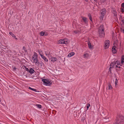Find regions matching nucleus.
I'll use <instances>...</instances> for the list:
<instances>
[{"mask_svg": "<svg viewBox=\"0 0 124 124\" xmlns=\"http://www.w3.org/2000/svg\"><path fill=\"white\" fill-rule=\"evenodd\" d=\"M118 118H117V119L116 120V122L114 124H124L123 117V116H120L119 117V119H118Z\"/></svg>", "mask_w": 124, "mask_h": 124, "instance_id": "obj_1", "label": "nucleus"}, {"mask_svg": "<svg viewBox=\"0 0 124 124\" xmlns=\"http://www.w3.org/2000/svg\"><path fill=\"white\" fill-rule=\"evenodd\" d=\"M42 81L43 83L44 84L46 85L49 86L52 84L51 81L47 79H42Z\"/></svg>", "mask_w": 124, "mask_h": 124, "instance_id": "obj_2", "label": "nucleus"}, {"mask_svg": "<svg viewBox=\"0 0 124 124\" xmlns=\"http://www.w3.org/2000/svg\"><path fill=\"white\" fill-rule=\"evenodd\" d=\"M36 52H34L32 57L33 62L35 63H37L39 62L37 58L38 56Z\"/></svg>", "mask_w": 124, "mask_h": 124, "instance_id": "obj_3", "label": "nucleus"}, {"mask_svg": "<svg viewBox=\"0 0 124 124\" xmlns=\"http://www.w3.org/2000/svg\"><path fill=\"white\" fill-rule=\"evenodd\" d=\"M110 42L109 40H106L105 42L104 47L105 49L108 48L110 44Z\"/></svg>", "mask_w": 124, "mask_h": 124, "instance_id": "obj_4", "label": "nucleus"}, {"mask_svg": "<svg viewBox=\"0 0 124 124\" xmlns=\"http://www.w3.org/2000/svg\"><path fill=\"white\" fill-rule=\"evenodd\" d=\"M102 12L101 13V17L102 18L104 17V15L105 14L106 12V10L105 8H103L101 10Z\"/></svg>", "mask_w": 124, "mask_h": 124, "instance_id": "obj_5", "label": "nucleus"}, {"mask_svg": "<svg viewBox=\"0 0 124 124\" xmlns=\"http://www.w3.org/2000/svg\"><path fill=\"white\" fill-rule=\"evenodd\" d=\"M101 32L100 31H98L99 34V37L101 38L104 37L105 36V33L104 32V31H101Z\"/></svg>", "mask_w": 124, "mask_h": 124, "instance_id": "obj_6", "label": "nucleus"}, {"mask_svg": "<svg viewBox=\"0 0 124 124\" xmlns=\"http://www.w3.org/2000/svg\"><path fill=\"white\" fill-rule=\"evenodd\" d=\"M40 56L46 62H47L48 61V60L47 58L46 57L44 56L43 55L40 54Z\"/></svg>", "mask_w": 124, "mask_h": 124, "instance_id": "obj_7", "label": "nucleus"}, {"mask_svg": "<svg viewBox=\"0 0 124 124\" xmlns=\"http://www.w3.org/2000/svg\"><path fill=\"white\" fill-rule=\"evenodd\" d=\"M104 30L103 25H100L99 27L98 31H100L101 32V31H104Z\"/></svg>", "mask_w": 124, "mask_h": 124, "instance_id": "obj_8", "label": "nucleus"}, {"mask_svg": "<svg viewBox=\"0 0 124 124\" xmlns=\"http://www.w3.org/2000/svg\"><path fill=\"white\" fill-rule=\"evenodd\" d=\"M28 71V72L31 74L34 73L35 72V71L32 68H30Z\"/></svg>", "mask_w": 124, "mask_h": 124, "instance_id": "obj_9", "label": "nucleus"}, {"mask_svg": "<svg viewBox=\"0 0 124 124\" xmlns=\"http://www.w3.org/2000/svg\"><path fill=\"white\" fill-rule=\"evenodd\" d=\"M9 34L11 35L13 37L15 38L16 40H17V38H16V36L14 35L12 32H10L9 33Z\"/></svg>", "mask_w": 124, "mask_h": 124, "instance_id": "obj_10", "label": "nucleus"}, {"mask_svg": "<svg viewBox=\"0 0 124 124\" xmlns=\"http://www.w3.org/2000/svg\"><path fill=\"white\" fill-rule=\"evenodd\" d=\"M82 19L85 23H87V19L86 17H83Z\"/></svg>", "mask_w": 124, "mask_h": 124, "instance_id": "obj_11", "label": "nucleus"}, {"mask_svg": "<svg viewBox=\"0 0 124 124\" xmlns=\"http://www.w3.org/2000/svg\"><path fill=\"white\" fill-rule=\"evenodd\" d=\"M75 54V53L74 52H71L69 53L67 55V57H70L74 55Z\"/></svg>", "mask_w": 124, "mask_h": 124, "instance_id": "obj_12", "label": "nucleus"}, {"mask_svg": "<svg viewBox=\"0 0 124 124\" xmlns=\"http://www.w3.org/2000/svg\"><path fill=\"white\" fill-rule=\"evenodd\" d=\"M88 47L90 49H91L92 48L91 44L90 41H88Z\"/></svg>", "mask_w": 124, "mask_h": 124, "instance_id": "obj_13", "label": "nucleus"}, {"mask_svg": "<svg viewBox=\"0 0 124 124\" xmlns=\"http://www.w3.org/2000/svg\"><path fill=\"white\" fill-rule=\"evenodd\" d=\"M51 59V61H52L53 62L57 61V59L56 58L54 57L52 58Z\"/></svg>", "mask_w": 124, "mask_h": 124, "instance_id": "obj_14", "label": "nucleus"}, {"mask_svg": "<svg viewBox=\"0 0 124 124\" xmlns=\"http://www.w3.org/2000/svg\"><path fill=\"white\" fill-rule=\"evenodd\" d=\"M112 52L114 54H115L116 53V50L115 49V47H113L112 48Z\"/></svg>", "mask_w": 124, "mask_h": 124, "instance_id": "obj_15", "label": "nucleus"}, {"mask_svg": "<svg viewBox=\"0 0 124 124\" xmlns=\"http://www.w3.org/2000/svg\"><path fill=\"white\" fill-rule=\"evenodd\" d=\"M37 63L38 64V66L40 67H42V64H43L42 62H39Z\"/></svg>", "mask_w": 124, "mask_h": 124, "instance_id": "obj_16", "label": "nucleus"}, {"mask_svg": "<svg viewBox=\"0 0 124 124\" xmlns=\"http://www.w3.org/2000/svg\"><path fill=\"white\" fill-rule=\"evenodd\" d=\"M99 111L100 112V115L102 113H103V112H104L102 108H99Z\"/></svg>", "mask_w": 124, "mask_h": 124, "instance_id": "obj_17", "label": "nucleus"}, {"mask_svg": "<svg viewBox=\"0 0 124 124\" xmlns=\"http://www.w3.org/2000/svg\"><path fill=\"white\" fill-rule=\"evenodd\" d=\"M59 43L61 44H66L65 43V41L64 40L60 39L59 40Z\"/></svg>", "mask_w": 124, "mask_h": 124, "instance_id": "obj_18", "label": "nucleus"}, {"mask_svg": "<svg viewBox=\"0 0 124 124\" xmlns=\"http://www.w3.org/2000/svg\"><path fill=\"white\" fill-rule=\"evenodd\" d=\"M112 64H110V67L109 68V71H110V73H111V69L113 68V66H114V64H113V66H112Z\"/></svg>", "mask_w": 124, "mask_h": 124, "instance_id": "obj_19", "label": "nucleus"}, {"mask_svg": "<svg viewBox=\"0 0 124 124\" xmlns=\"http://www.w3.org/2000/svg\"><path fill=\"white\" fill-rule=\"evenodd\" d=\"M121 61L122 63L124 62V55H123L121 57Z\"/></svg>", "mask_w": 124, "mask_h": 124, "instance_id": "obj_20", "label": "nucleus"}, {"mask_svg": "<svg viewBox=\"0 0 124 124\" xmlns=\"http://www.w3.org/2000/svg\"><path fill=\"white\" fill-rule=\"evenodd\" d=\"M108 88L109 89H111L112 88V87L110 83H109L108 84Z\"/></svg>", "mask_w": 124, "mask_h": 124, "instance_id": "obj_21", "label": "nucleus"}, {"mask_svg": "<svg viewBox=\"0 0 124 124\" xmlns=\"http://www.w3.org/2000/svg\"><path fill=\"white\" fill-rule=\"evenodd\" d=\"M112 12L113 14L116 12V9L113 8H112Z\"/></svg>", "mask_w": 124, "mask_h": 124, "instance_id": "obj_22", "label": "nucleus"}, {"mask_svg": "<svg viewBox=\"0 0 124 124\" xmlns=\"http://www.w3.org/2000/svg\"><path fill=\"white\" fill-rule=\"evenodd\" d=\"M83 55L86 58H88V53L84 54Z\"/></svg>", "mask_w": 124, "mask_h": 124, "instance_id": "obj_23", "label": "nucleus"}, {"mask_svg": "<svg viewBox=\"0 0 124 124\" xmlns=\"http://www.w3.org/2000/svg\"><path fill=\"white\" fill-rule=\"evenodd\" d=\"M118 62L117 61H116V62H114L113 63H111L110 64H112V66H113V64H114V66H114V65H115V66H116L115 65L117 63V62Z\"/></svg>", "mask_w": 124, "mask_h": 124, "instance_id": "obj_24", "label": "nucleus"}, {"mask_svg": "<svg viewBox=\"0 0 124 124\" xmlns=\"http://www.w3.org/2000/svg\"><path fill=\"white\" fill-rule=\"evenodd\" d=\"M36 106L38 108H42V106L40 104H37L36 105Z\"/></svg>", "mask_w": 124, "mask_h": 124, "instance_id": "obj_25", "label": "nucleus"}, {"mask_svg": "<svg viewBox=\"0 0 124 124\" xmlns=\"http://www.w3.org/2000/svg\"><path fill=\"white\" fill-rule=\"evenodd\" d=\"M44 32H43V31H42L40 32V34L41 36H43L44 35Z\"/></svg>", "mask_w": 124, "mask_h": 124, "instance_id": "obj_26", "label": "nucleus"}, {"mask_svg": "<svg viewBox=\"0 0 124 124\" xmlns=\"http://www.w3.org/2000/svg\"><path fill=\"white\" fill-rule=\"evenodd\" d=\"M90 104H87V105L86 106L87 108V109L86 110V111L87 110H88L89 108V107L90 106Z\"/></svg>", "mask_w": 124, "mask_h": 124, "instance_id": "obj_27", "label": "nucleus"}, {"mask_svg": "<svg viewBox=\"0 0 124 124\" xmlns=\"http://www.w3.org/2000/svg\"><path fill=\"white\" fill-rule=\"evenodd\" d=\"M25 68V69L26 71H27V72H28V71L29 70L26 67H24Z\"/></svg>", "mask_w": 124, "mask_h": 124, "instance_id": "obj_28", "label": "nucleus"}, {"mask_svg": "<svg viewBox=\"0 0 124 124\" xmlns=\"http://www.w3.org/2000/svg\"><path fill=\"white\" fill-rule=\"evenodd\" d=\"M116 68H118L119 69H122V68H121L119 66H118L117 65H116Z\"/></svg>", "mask_w": 124, "mask_h": 124, "instance_id": "obj_29", "label": "nucleus"}, {"mask_svg": "<svg viewBox=\"0 0 124 124\" xmlns=\"http://www.w3.org/2000/svg\"><path fill=\"white\" fill-rule=\"evenodd\" d=\"M13 13V12L12 10H10L9 12V14L10 15L12 14Z\"/></svg>", "mask_w": 124, "mask_h": 124, "instance_id": "obj_30", "label": "nucleus"}, {"mask_svg": "<svg viewBox=\"0 0 124 124\" xmlns=\"http://www.w3.org/2000/svg\"><path fill=\"white\" fill-rule=\"evenodd\" d=\"M23 50H24L25 52H26L27 51L26 50H25V47L24 46H23Z\"/></svg>", "mask_w": 124, "mask_h": 124, "instance_id": "obj_31", "label": "nucleus"}, {"mask_svg": "<svg viewBox=\"0 0 124 124\" xmlns=\"http://www.w3.org/2000/svg\"><path fill=\"white\" fill-rule=\"evenodd\" d=\"M105 114V113L104 112H103V113H102L101 114V115L102 116H104Z\"/></svg>", "mask_w": 124, "mask_h": 124, "instance_id": "obj_32", "label": "nucleus"}, {"mask_svg": "<svg viewBox=\"0 0 124 124\" xmlns=\"http://www.w3.org/2000/svg\"><path fill=\"white\" fill-rule=\"evenodd\" d=\"M44 36H46L48 35V34L47 32H44Z\"/></svg>", "mask_w": 124, "mask_h": 124, "instance_id": "obj_33", "label": "nucleus"}, {"mask_svg": "<svg viewBox=\"0 0 124 124\" xmlns=\"http://www.w3.org/2000/svg\"><path fill=\"white\" fill-rule=\"evenodd\" d=\"M113 14H114V16H117V14L116 12L115 13H113Z\"/></svg>", "mask_w": 124, "mask_h": 124, "instance_id": "obj_34", "label": "nucleus"}, {"mask_svg": "<svg viewBox=\"0 0 124 124\" xmlns=\"http://www.w3.org/2000/svg\"><path fill=\"white\" fill-rule=\"evenodd\" d=\"M116 70L117 72L121 70L120 69H119V68L117 69V68H116Z\"/></svg>", "mask_w": 124, "mask_h": 124, "instance_id": "obj_35", "label": "nucleus"}, {"mask_svg": "<svg viewBox=\"0 0 124 124\" xmlns=\"http://www.w3.org/2000/svg\"><path fill=\"white\" fill-rule=\"evenodd\" d=\"M88 16L89 17V18L92 17L90 13L88 14Z\"/></svg>", "mask_w": 124, "mask_h": 124, "instance_id": "obj_36", "label": "nucleus"}, {"mask_svg": "<svg viewBox=\"0 0 124 124\" xmlns=\"http://www.w3.org/2000/svg\"><path fill=\"white\" fill-rule=\"evenodd\" d=\"M116 81H115V86H116V85H117V84L116 83V82L117 81V80L116 79Z\"/></svg>", "mask_w": 124, "mask_h": 124, "instance_id": "obj_37", "label": "nucleus"}, {"mask_svg": "<svg viewBox=\"0 0 124 124\" xmlns=\"http://www.w3.org/2000/svg\"><path fill=\"white\" fill-rule=\"evenodd\" d=\"M121 11L122 12H124V8H122L121 9Z\"/></svg>", "mask_w": 124, "mask_h": 124, "instance_id": "obj_38", "label": "nucleus"}, {"mask_svg": "<svg viewBox=\"0 0 124 124\" xmlns=\"http://www.w3.org/2000/svg\"><path fill=\"white\" fill-rule=\"evenodd\" d=\"M120 30L121 31L123 32H124V30L123 29L121 28L120 29Z\"/></svg>", "mask_w": 124, "mask_h": 124, "instance_id": "obj_39", "label": "nucleus"}, {"mask_svg": "<svg viewBox=\"0 0 124 124\" xmlns=\"http://www.w3.org/2000/svg\"><path fill=\"white\" fill-rule=\"evenodd\" d=\"M121 22L123 23L124 25V19L122 20H121Z\"/></svg>", "mask_w": 124, "mask_h": 124, "instance_id": "obj_40", "label": "nucleus"}, {"mask_svg": "<svg viewBox=\"0 0 124 124\" xmlns=\"http://www.w3.org/2000/svg\"><path fill=\"white\" fill-rule=\"evenodd\" d=\"M89 19H90V20L92 22V23H93V22L92 21V17L89 18Z\"/></svg>", "mask_w": 124, "mask_h": 124, "instance_id": "obj_41", "label": "nucleus"}, {"mask_svg": "<svg viewBox=\"0 0 124 124\" xmlns=\"http://www.w3.org/2000/svg\"><path fill=\"white\" fill-rule=\"evenodd\" d=\"M105 122H108L109 121V120H108L107 119H106L105 120Z\"/></svg>", "mask_w": 124, "mask_h": 124, "instance_id": "obj_42", "label": "nucleus"}, {"mask_svg": "<svg viewBox=\"0 0 124 124\" xmlns=\"http://www.w3.org/2000/svg\"><path fill=\"white\" fill-rule=\"evenodd\" d=\"M121 7H124V3H123L121 5Z\"/></svg>", "mask_w": 124, "mask_h": 124, "instance_id": "obj_43", "label": "nucleus"}, {"mask_svg": "<svg viewBox=\"0 0 124 124\" xmlns=\"http://www.w3.org/2000/svg\"><path fill=\"white\" fill-rule=\"evenodd\" d=\"M33 91H34L35 92H37V90L35 89H33Z\"/></svg>", "mask_w": 124, "mask_h": 124, "instance_id": "obj_44", "label": "nucleus"}, {"mask_svg": "<svg viewBox=\"0 0 124 124\" xmlns=\"http://www.w3.org/2000/svg\"><path fill=\"white\" fill-rule=\"evenodd\" d=\"M29 89L32 90H33V88H31L30 87H29Z\"/></svg>", "mask_w": 124, "mask_h": 124, "instance_id": "obj_45", "label": "nucleus"}, {"mask_svg": "<svg viewBox=\"0 0 124 124\" xmlns=\"http://www.w3.org/2000/svg\"><path fill=\"white\" fill-rule=\"evenodd\" d=\"M13 70H16V68L15 67H13Z\"/></svg>", "mask_w": 124, "mask_h": 124, "instance_id": "obj_46", "label": "nucleus"}, {"mask_svg": "<svg viewBox=\"0 0 124 124\" xmlns=\"http://www.w3.org/2000/svg\"><path fill=\"white\" fill-rule=\"evenodd\" d=\"M38 52L39 53V54L40 55V54L41 55H42V54H41L40 53V51H38Z\"/></svg>", "mask_w": 124, "mask_h": 124, "instance_id": "obj_47", "label": "nucleus"}, {"mask_svg": "<svg viewBox=\"0 0 124 124\" xmlns=\"http://www.w3.org/2000/svg\"><path fill=\"white\" fill-rule=\"evenodd\" d=\"M65 43H66V44H66L67 43V41H65Z\"/></svg>", "mask_w": 124, "mask_h": 124, "instance_id": "obj_48", "label": "nucleus"}, {"mask_svg": "<svg viewBox=\"0 0 124 124\" xmlns=\"http://www.w3.org/2000/svg\"><path fill=\"white\" fill-rule=\"evenodd\" d=\"M81 111L80 112V113H81ZM80 114V113H79V114L80 115V116H81V114Z\"/></svg>", "mask_w": 124, "mask_h": 124, "instance_id": "obj_49", "label": "nucleus"}, {"mask_svg": "<svg viewBox=\"0 0 124 124\" xmlns=\"http://www.w3.org/2000/svg\"><path fill=\"white\" fill-rule=\"evenodd\" d=\"M106 0H103V2H104Z\"/></svg>", "mask_w": 124, "mask_h": 124, "instance_id": "obj_50", "label": "nucleus"}, {"mask_svg": "<svg viewBox=\"0 0 124 124\" xmlns=\"http://www.w3.org/2000/svg\"><path fill=\"white\" fill-rule=\"evenodd\" d=\"M85 1L86 2H87L88 1V0H85Z\"/></svg>", "mask_w": 124, "mask_h": 124, "instance_id": "obj_51", "label": "nucleus"}, {"mask_svg": "<svg viewBox=\"0 0 124 124\" xmlns=\"http://www.w3.org/2000/svg\"><path fill=\"white\" fill-rule=\"evenodd\" d=\"M94 0L95 1H97V0Z\"/></svg>", "mask_w": 124, "mask_h": 124, "instance_id": "obj_52", "label": "nucleus"}, {"mask_svg": "<svg viewBox=\"0 0 124 124\" xmlns=\"http://www.w3.org/2000/svg\"><path fill=\"white\" fill-rule=\"evenodd\" d=\"M120 17H121V18H122V16H120Z\"/></svg>", "mask_w": 124, "mask_h": 124, "instance_id": "obj_53", "label": "nucleus"}, {"mask_svg": "<svg viewBox=\"0 0 124 124\" xmlns=\"http://www.w3.org/2000/svg\"><path fill=\"white\" fill-rule=\"evenodd\" d=\"M118 64H119V63H117V65H118Z\"/></svg>", "mask_w": 124, "mask_h": 124, "instance_id": "obj_54", "label": "nucleus"}]
</instances>
